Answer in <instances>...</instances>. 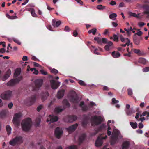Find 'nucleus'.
I'll return each instance as SVG.
<instances>
[{"label":"nucleus","mask_w":149,"mask_h":149,"mask_svg":"<svg viewBox=\"0 0 149 149\" xmlns=\"http://www.w3.org/2000/svg\"><path fill=\"white\" fill-rule=\"evenodd\" d=\"M31 118H28L22 121L21 123L22 130L24 131H28L30 129L31 126Z\"/></svg>","instance_id":"nucleus-1"},{"label":"nucleus","mask_w":149,"mask_h":149,"mask_svg":"<svg viewBox=\"0 0 149 149\" xmlns=\"http://www.w3.org/2000/svg\"><path fill=\"white\" fill-rule=\"evenodd\" d=\"M104 120L101 116L96 115L93 116L91 118V124L92 125H98L100 124Z\"/></svg>","instance_id":"nucleus-2"},{"label":"nucleus","mask_w":149,"mask_h":149,"mask_svg":"<svg viewBox=\"0 0 149 149\" xmlns=\"http://www.w3.org/2000/svg\"><path fill=\"white\" fill-rule=\"evenodd\" d=\"M68 96L70 99V102L76 103H77L78 102L79 98L74 91H70Z\"/></svg>","instance_id":"nucleus-3"},{"label":"nucleus","mask_w":149,"mask_h":149,"mask_svg":"<svg viewBox=\"0 0 149 149\" xmlns=\"http://www.w3.org/2000/svg\"><path fill=\"white\" fill-rule=\"evenodd\" d=\"M120 134V132L117 130H115L113 131V134L111 136V145H113L115 143Z\"/></svg>","instance_id":"nucleus-4"},{"label":"nucleus","mask_w":149,"mask_h":149,"mask_svg":"<svg viewBox=\"0 0 149 149\" xmlns=\"http://www.w3.org/2000/svg\"><path fill=\"white\" fill-rule=\"evenodd\" d=\"M22 142V138L21 136H16L10 141L9 144L11 145L14 146L16 144H20Z\"/></svg>","instance_id":"nucleus-5"},{"label":"nucleus","mask_w":149,"mask_h":149,"mask_svg":"<svg viewBox=\"0 0 149 149\" xmlns=\"http://www.w3.org/2000/svg\"><path fill=\"white\" fill-rule=\"evenodd\" d=\"M12 91L7 90L1 94L0 97L3 100H8L10 99L11 96Z\"/></svg>","instance_id":"nucleus-6"},{"label":"nucleus","mask_w":149,"mask_h":149,"mask_svg":"<svg viewBox=\"0 0 149 149\" xmlns=\"http://www.w3.org/2000/svg\"><path fill=\"white\" fill-rule=\"evenodd\" d=\"M22 79V77L21 76L15 79H12L7 84L8 86H13L18 83Z\"/></svg>","instance_id":"nucleus-7"},{"label":"nucleus","mask_w":149,"mask_h":149,"mask_svg":"<svg viewBox=\"0 0 149 149\" xmlns=\"http://www.w3.org/2000/svg\"><path fill=\"white\" fill-rule=\"evenodd\" d=\"M36 100V97L33 95L31 97H29L26 100H25L24 103L27 105H31L35 103Z\"/></svg>","instance_id":"nucleus-8"},{"label":"nucleus","mask_w":149,"mask_h":149,"mask_svg":"<svg viewBox=\"0 0 149 149\" xmlns=\"http://www.w3.org/2000/svg\"><path fill=\"white\" fill-rule=\"evenodd\" d=\"M107 137L106 135L104 137L101 136L98 137L95 142V145L96 147H98L101 146L103 143L102 140L105 139Z\"/></svg>","instance_id":"nucleus-9"},{"label":"nucleus","mask_w":149,"mask_h":149,"mask_svg":"<svg viewBox=\"0 0 149 149\" xmlns=\"http://www.w3.org/2000/svg\"><path fill=\"white\" fill-rule=\"evenodd\" d=\"M21 116L20 113H16L14 115L13 120V122L14 124L17 125H18L20 124V121L19 119Z\"/></svg>","instance_id":"nucleus-10"},{"label":"nucleus","mask_w":149,"mask_h":149,"mask_svg":"<svg viewBox=\"0 0 149 149\" xmlns=\"http://www.w3.org/2000/svg\"><path fill=\"white\" fill-rule=\"evenodd\" d=\"M63 133L62 129L59 127L56 128L55 130V135L57 138L59 139L61 137Z\"/></svg>","instance_id":"nucleus-11"},{"label":"nucleus","mask_w":149,"mask_h":149,"mask_svg":"<svg viewBox=\"0 0 149 149\" xmlns=\"http://www.w3.org/2000/svg\"><path fill=\"white\" fill-rule=\"evenodd\" d=\"M50 82L52 88L53 89H57L59 86L60 83L59 82H56L54 80H51Z\"/></svg>","instance_id":"nucleus-12"},{"label":"nucleus","mask_w":149,"mask_h":149,"mask_svg":"<svg viewBox=\"0 0 149 149\" xmlns=\"http://www.w3.org/2000/svg\"><path fill=\"white\" fill-rule=\"evenodd\" d=\"M43 84V80L41 79H37L35 82V87L38 89Z\"/></svg>","instance_id":"nucleus-13"},{"label":"nucleus","mask_w":149,"mask_h":149,"mask_svg":"<svg viewBox=\"0 0 149 149\" xmlns=\"http://www.w3.org/2000/svg\"><path fill=\"white\" fill-rule=\"evenodd\" d=\"M49 118H47V122H50V123H53L57 121L58 119V117L56 116H54L53 115H50L49 117Z\"/></svg>","instance_id":"nucleus-14"},{"label":"nucleus","mask_w":149,"mask_h":149,"mask_svg":"<svg viewBox=\"0 0 149 149\" xmlns=\"http://www.w3.org/2000/svg\"><path fill=\"white\" fill-rule=\"evenodd\" d=\"M78 126V124L77 123H76L75 124L72 125L71 126H69L68 128L67 129L69 133H71L74 132L76 128H77Z\"/></svg>","instance_id":"nucleus-15"},{"label":"nucleus","mask_w":149,"mask_h":149,"mask_svg":"<svg viewBox=\"0 0 149 149\" xmlns=\"http://www.w3.org/2000/svg\"><path fill=\"white\" fill-rule=\"evenodd\" d=\"M86 137V135L85 134H82L79 136L78 139L79 145H80L82 143Z\"/></svg>","instance_id":"nucleus-16"},{"label":"nucleus","mask_w":149,"mask_h":149,"mask_svg":"<svg viewBox=\"0 0 149 149\" xmlns=\"http://www.w3.org/2000/svg\"><path fill=\"white\" fill-rule=\"evenodd\" d=\"M68 121L69 122H72L75 121L77 119V116L75 115L68 116H67Z\"/></svg>","instance_id":"nucleus-17"},{"label":"nucleus","mask_w":149,"mask_h":149,"mask_svg":"<svg viewBox=\"0 0 149 149\" xmlns=\"http://www.w3.org/2000/svg\"><path fill=\"white\" fill-rule=\"evenodd\" d=\"M49 94L47 91L45 92H42L41 95V99L43 100H46L47 97L49 96Z\"/></svg>","instance_id":"nucleus-18"},{"label":"nucleus","mask_w":149,"mask_h":149,"mask_svg":"<svg viewBox=\"0 0 149 149\" xmlns=\"http://www.w3.org/2000/svg\"><path fill=\"white\" fill-rule=\"evenodd\" d=\"M64 90H62L58 92L57 97L58 99H60L63 97L65 93Z\"/></svg>","instance_id":"nucleus-19"},{"label":"nucleus","mask_w":149,"mask_h":149,"mask_svg":"<svg viewBox=\"0 0 149 149\" xmlns=\"http://www.w3.org/2000/svg\"><path fill=\"white\" fill-rule=\"evenodd\" d=\"M130 144V143L128 141L124 142L122 145V149H128Z\"/></svg>","instance_id":"nucleus-20"},{"label":"nucleus","mask_w":149,"mask_h":149,"mask_svg":"<svg viewBox=\"0 0 149 149\" xmlns=\"http://www.w3.org/2000/svg\"><path fill=\"white\" fill-rule=\"evenodd\" d=\"M143 7L146 10L143 12L145 14H149V5L148 4H144L143 5Z\"/></svg>","instance_id":"nucleus-21"},{"label":"nucleus","mask_w":149,"mask_h":149,"mask_svg":"<svg viewBox=\"0 0 149 149\" xmlns=\"http://www.w3.org/2000/svg\"><path fill=\"white\" fill-rule=\"evenodd\" d=\"M11 71L10 69H9L6 72L5 75L3 76V79L6 80L9 78L11 74Z\"/></svg>","instance_id":"nucleus-22"},{"label":"nucleus","mask_w":149,"mask_h":149,"mask_svg":"<svg viewBox=\"0 0 149 149\" xmlns=\"http://www.w3.org/2000/svg\"><path fill=\"white\" fill-rule=\"evenodd\" d=\"M111 55L114 58H117L120 56V54L118 52L114 51L112 52Z\"/></svg>","instance_id":"nucleus-23"},{"label":"nucleus","mask_w":149,"mask_h":149,"mask_svg":"<svg viewBox=\"0 0 149 149\" xmlns=\"http://www.w3.org/2000/svg\"><path fill=\"white\" fill-rule=\"evenodd\" d=\"M21 72V69L20 68H17L15 70L14 73V77H17L19 74H20Z\"/></svg>","instance_id":"nucleus-24"},{"label":"nucleus","mask_w":149,"mask_h":149,"mask_svg":"<svg viewBox=\"0 0 149 149\" xmlns=\"http://www.w3.org/2000/svg\"><path fill=\"white\" fill-rule=\"evenodd\" d=\"M8 112V111L6 110H3L0 113V116L1 118H3L5 117Z\"/></svg>","instance_id":"nucleus-25"},{"label":"nucleus","mask_w":149,"mask_h":149,"mask_svg":"<svg viewBox=\"0 0 149 149\" xmlns=\"http://www.w3.org/2000/svg\"><path fill=\"white\" fill-rule=\"evenodd\" d=\"M29 11L31 12V13L32 16L35 17H37V15L35 12V11L34 9L32 8H30L29 9Z\"/></svg>","instance_id":"nucleus-26"},{"label":"nucleus","mask_w":149,"mask_h":149,"mask_svg":"<svg viewBox=\"0 0 149 149\" xmlns=\"http://www.w3.org/2000/svg\"><path fill=\"white\" fill-rule=\"evenodd\" d=\"M134 52L135 53L139 56H142L145 54L143 52H141L139 49H134Z\"/></svg>","instance_id":"nucleus-27"},{"label":"nucleus","mask_w":149,"mask_h":149,"mask_svg":"<svg viewBox=\"0 0 149 149\" xmlns=\"http://www.w3.org/2000/svg\"><path fill=\"white\" fill-rule=\"evenodd\" d=\"M63 103L64 106L67 107H70V104L69 103L68 101L66 99H64L63 101Z\"/></svg>","instance_id":"nucleus-28"},{"label":"nucleus","mask_w":149,"mask_h":149,"mask_svg":"<svg viewBox=\"0 0 149 149\" xmlns=\"http://www.w3.org/2000/svg\"><path fill=\"white\" fill-rule=\"evenodd\" d=\"M133 42L136 45H138L140 43L139 39L137 38L136 36L134 37L133 38Z\"/></svg>","instance_id":"nucleus-29"},{"label":"nucleus","mask_w":149,"mask_h":149,"mask_svg":"<svg viewBox=\"0 0 149 149\" xmlns=\"http://www.w3.org/2000/svg\"><path fill=\"white\" fill-rule=\"evenodd\" d=\"M63 110L64 109L61 108L59 107H57L55 108V111L57 113H58L62 112Z\"/></svg>","instance_id":"nucleus-30"},{"label":"nucleus","mask_w":149,"mask_h":149,"mask_svg":"<svg viewBox=\"0 0 149 149\" xmlns=\"http://www.w3.org/2000/svg\"><path fill=\"white\" fill-rule=\"evenodd\" d=\"M106 126L104 124H102L98 128L97 130L99 132L100 131L102 130H105L106 128Z\"/></svg>","instance_id":"nucleus-31"},{"label":"nucleus","mask_w":149,"mask_h":149,"mask_svg":"<svg viewBox=\"0 0 149 149\" xmlns=\"http://www.w3.org/2000/svg\"><path fill=\"white\" fill-rule=\"evenodd\" d=\"M6 129L8 135H9L11 133V128L10 126L8 125H7L6 126Z\"/></svg>","instance_id":"nucleus-32"},{"label":"nucleus","mask_w":149,"mask_h":149,"mask_svg":"<svg viewBox=\"0 0 149 149\" xmlns=\"http://www.w3.org/2000/svg\"><path fill=\"white\" fill-rule=\"evenodd\" d=\"M146 62V60L145 58H139L138 60V62L140 63L145 64Z\"/></svg>","instance_id":"nucleus-33"},{"label":"nucleus","mask_w":149,"mask_h":149,"mask_svg":"<svg viewBox=\"0 0 149 149\" xmlns=\"http://www.w3.org/2000/svg\"><path fill=\"white\" fill-rule=\"evenodd\" d=\"M87 124L88 122L87 120L84 119L82 120L81 124L82 126L84 128L86 127L87 126Z\"/></svg>","instance_id":"nucleus-34"},{"label":"nucleus","mask_w":149,"mask_h":149,"mask_svg":"<svg viewBox=\"0 0 149 149\" xmlns=\"http://www.w3.org/2000/svg\"><path fill=\"white\" fill-rule=\"evenodd\" d=\"M41 121V120L39 118H37L36 119L35 122L36 124L35 125L36 127H38L40 125V122Z\"/></svg>","instance_id":"nucleus-35"},{"label":"nucleus","mask_w":149,"mask_h":149,"mask_svg":"<svg viewBox=\"0 0 149 149\" xmlns=\"http://www.w3.org/2000/svg\"><path fill=\"white\" fill-rule=\"evenodd\" d=\"M125 111L127 116H130L133 113H134V112H133L132 110H130V109H126L125 110Z\"/></svg>","instance_id":"nucleus-36"},{"label":"nucleus","mask_w":149,"mask_h":149,"mask_svg":"<svg viewBox=\"0 0 149 149\" xmlns=\"http://www.w3.org/2000/svg\"><path fill=\"white\" fill-rule=\"evenodd\" d=\"M130 124L133 129H136L137 127V124L136 123L130 122Z\"/></svg>","instance_id":"nucleus-37"},{"label":"nucleus","mask_w":149,"mask_h":149,"mask_svg":"<svg viewBox=\"0 0 149 149\" xmlns=\"http://www.w3.org/2000/svg\"><path fill=\"white\" fill-rule=\"evenodd\" d=\"M120 39L121 41L123 42L126 43V42H128V40H130L128 38H124L122 35L120 36Z\"/></svg>","instance_id":"nucleus-38"},{"label":"nucleus","mask_w":149,"mask_h":149,"mask_svg":"<svg viewBox=\"0 0 149 149\" xmlns=\"http://www.w3.org/2000/svg\"><path fill=\"white\" fill-rule=\"evenodd\" d=\"M6 17L8 18V19H15L17 18V17L16 16H11L9 14H6Z\"/></svg>","instance_id":"nucleus-39"},{"label":"nucleus","mask_w":149,"mask_h":149,"mask_svg":"<svg viewBox=\"0 0 149 149\" xmlns=\"http://www.w3.org/2000/svg\"><path fill=\"white\" fill-rule=\"evenodd\" d=\"M97 31V29L96 28H93L91 30H89L88 33L89 34L92 33L93 35H95Z\"/></svg>","instance_id":"nucleus-40"},{"label":"nucleus","mask_w":149,"mask_h":149,"mask_svg":"<svg viewBox=\"0 0 149 149\" xmlns=\"http://www.w3.org/2000/svg\"><path fill=\"white\" fill-rule=\"evenodd\" d=\"M105 6L102 5H99L97 6L96 8L99 10H102L105 9Z\"/></svg>","instance_id":"nucleus-41"},{"label":"nucleus","mask_w":149,"mask_h":149,"mask_svg":"<svg viewBox=\"0 0 149 149\" xmlns=\"http://www.w3.org/2000/svg\"><path fill=\"white\" fill-rule=\"evenodd\" d=\"M94 40L97 41V42L98 44H101V40L100 38L98 37H95L94 38Z\"/></svg>","instance_id":"nucleus-42"},{"label":"nucleus","mask_w":149,"mask_h":149,"mask_svg":"<svg viewBox=\"0 0 149 149\" xmlns=\"http://www.w3.org/2000/svg\"><path fill=\"white\" fill-rule=\"evenodd\" d=\"M129 15L130 16H133L134 17L139 18V15H136V13L132 12L129 13Z\"/></svg>","instance_id":"nucleus-43"},{"label":"nucleus","mask_w":149,"mask_h":149,"mask_svg":"<svg viewBox=\"0 0 149 149\" xmlns=\"http://www.w3.org/2000/svg\"><path fill=\"white\" fill-rule=\"evenodd\" d=\"M65 149H77V147L76 145H72L66 148Z\"/></svg>","instance_id":"nucleus-44"},{"label":"nucleus","mask_w":149,"mask_h":149,"mask_svg":"<svg viewBox=\"0 0 149 149\" xmlns=\"http://www.w3.org/2000/svg\"><path fill=\"white\" fill-rule=\"evenodd\" d=\"M81 108L83 111H86L88 110L89 109L87 105H84Z\"/></svg>","instance_id":"nucleus-45"},{"label":"nucleus","mask_w":149,"mask_h":149,"mask_svg":"<svg viewBox=\"0 0 149 149\" xmlns=\"http://www.w3.org/2000/svg\"><path fill=\"white\" fill-rule=\"evenodd\" d=\"M117 16V15L115 13H113L110 14L109 16V17L110 19H112Z\"/></svg>","instance_id":"nucleus-46"},{"label":"nucleus","mask_w":149,"mask_h":149,"mask_svg":"<svg viewBox=\"0 0 149 149\" xmlns=\"http://www.w3.org/2000/svg\"><path fill=\"white\" fill-rule=\"evenodd\" d=\"M51 72L53 73L54 74H56L58 73V71L55 69L53 68L51 70Z\"/></svg>","instance_id":"nucleus-47"},{"label":"nucleus","mask_w":149,"mask_h":149,"mask_svg":"<svg viewBox=\"0 0 149 149\" xmlns=\"http://www.w3.org/2000/svg\"><path fill=\"white\" fill-rule=\"evenodd\" d=\"M113 40L115 41L118 42V37L116 35L114 34L113 35Z\"/></svg>","instance_id":"nucleus-48"},{"label":"nucleus","mask_w":149,"mask_h":149,"mask_svg":"<svg viewBox=\"0 0 149 149\" xmlns=\"http://www.w3.org/2000/svg\"><path fill=\"white\" fill-rule=\"evenodd\" d=\"M130 42V40H128V42H126V43H125V44H123L120 45L123 47H125L126 45L127 46H129V43Z\"/></svg>","instance_id":"nucleus-49"},{"label":"nucleus","mask_w":149,"mask_h":149,"mask_svg":"<svg viewBox=\"0 0 149 149\" xmlns=\"http://www.w3.org/2000/svg\"><path fill=\"white\" fill-rule=\"evenodd\" d=\"M13 40L18 45H21V42L19 41L18 40L16 39L15 38H14L13 39Z\"/></svg>","instance_id":"nucleus-50"},{"label":"nucleus","mask_w":149,"mask_h":149,"mask_svg":"<svg viewBox=\"0 0 149 149\" xmlns=\"http://www.w3.org/2000/svg\"><path fill=\"white\" fill-rule=\"evenodd\" d=\"M78 82L81 85L85 86L86 85L84 82L82 80H79Z\"/></svg>","instance_id":"nucleus-51"},{"label":"nucleus","mask_w":149,"mask_h":149,"mask_svg":"<svg viewBox=\"0 0 149 149\" xmlns=\"http://www.w3.org/2000/svg\"><path fill=\"white\" fill-rule=\"evenodd\" d=\"M142 71L144 72H147L149 71V67H146L143 69Z\"/></svg>","instance_id":"nucleus-52"},{"label":"nucleus","mask_w":149,"mask_h":149,"mask_svg":"<svg viewBox=\"0 0 149 149\" xmlns=\"http://www.w3.org/2000/svg\"><path fill=\"white\" fill-rule=\"evenodd\" d=\"M71 30L70 29L68 26H66L64 29V31L67 32H69Z\"/></svg>","instance_id":"nucleus-53"},{"label":"nucleus","mask_w":149,"mask_h":149,"mask_svg":"<svg viewBox=\"0 0 149 149\" xmlns=\"http://www.w3.org/2000/svg\"><path fill=\"white\" fill-rule=\"evenodd\" d=\"M112 102L113 104H116L119 102V101L118 100H116V99L113 98L112 99Z\"/></svg>","instance_id":"nucleus-54"},{"label":"nucleus","mask_w":149,"mask_h":149,"mask_svg":"<svg viewBox=\"0 0 149 149\" xmlns=\"http://www.w3.org/2000/svg\"><path fill=\"white\" fill-rule=\"evenodd\" d=\"M146 24L143 22H140L138 23V26L140 27H142Z\"/></svg>","instance_id":"nucleus-55"},{"label":"nucleus","mask_w":149,"mask_h":149,"mask_svg":"<svg viewBox=\"0 0 149 149\" xmlns=\"http://www.w3.org/2000/svg\"><path fill=\"white\" fill-rule=\"evenodd\" d=\"M128 95H131L132 94V90L130 89H128L127 90Z\"/></svg>","instance_id":"nucleus-56"},{"label":"nucleus","mask_w":149,"mask_h":149,"mask_svg":"<svg viewBox=\"0 0 149 149\" xmlns=\"http://www.w3.org/2000/svg\"><path fill=\"white\" fill-rule=\"evenodd\" d=\"M42 107V106L41 105H39L38 106L37 108V110L39 112L40 111Z\"/></svg>","instance_id":"nucleus-57"},{"label":"nucleus","mask_w":149,"mask_h":149,"mask_svg":"<svg viewBox=\"0 0 149 149\" xmlns=\"http://www.w3.org/2000/svg\"><path fill=\"white\" fill-rule=\"evenodd\" d=\"M101 43L102 42L103 43H107V39L105 38H103L101 39Z\"/></svg>","instance_id":"nucleus-58"},{"label":"nucleus","mask_w":149,"mask_h":149,"mask_svg":"<svg viewBox=\"0 0 149 149\" xmlns=\"http://www.w3.org/2000/svg\"><path fill=\"white\" fill-rule=\"evenodd\" d=\"M61 22L60 21H58L56 22V24H55V26L57 27L59 26V25L61 24Z\"/></svg>","instance_id":"nucleus-59"},{"label":"nucleus","mask_w":149,"mask_h":149,"mask_svg":"<svg viewBox=\"0 0 149 149\" xmlns=\"http://www.w3.org/2000/svg\"><path fill=\"white\" fill-rule=\"evenodd\" d=\"M105 49L107 51H109L110 49V47L108 45H106L105 46Z\"/></svg>","instance_id":"nucleus-60"},{"label":"nucleus","mask_w":149,"mask_h":149,"mask_svg":"<svg viewBox=\"0 0 149 149\" xmlns=\"http://www.w3.org/2000/svg\"><path fill=\"white\" fill-rule=\"evenodd\" d=\"M40 72L43 75H46L47 74V72H45L44 70H41Z\"/></svg>","instance_id":"nucleus-61"},{"label":"nucleus","mask_w":149,"mask_h":149,"mask_svg":"<svg viewBox=\"0 0 149 149\" xmlns=\"http://www.w3.org/2000/svg\"><path fill=\"white\" fill-rule=\"evenodd\" d=\"M6 52V49L4 48L0 49V52L1 53H4Z\"/></svg>","instance_id":"nucleus-62"},{"label":"nucleus","mask_w":149,"mask_h":149,"mask_svg":"<svg viewBox=\"0 0 149 149\" xmlns=\"http://www.w3.org/2000/svg\"><path fill=\"white\" fill-rule=\"evenodd\" d=\"M138 127L139 128L141 129L143 127V125L141 123H140L139 124Z\"/></svg>","instance_id":"nucleus-63"},{"label":"nucleus","mask_w":149,"mask_h":149,"mask_svg":"<svg viewBox=\"0 0 149 149\" xmlns=\"http://www.w3.org/2000/svg\"><path fill=\"white\" fill-rule=\"evenodd\" d=\"M13 106V104L12 102L10 103L8 105V107L10 109H11Z\"/></svg>","instance_id":"nucleus-64"}]
</instances>
